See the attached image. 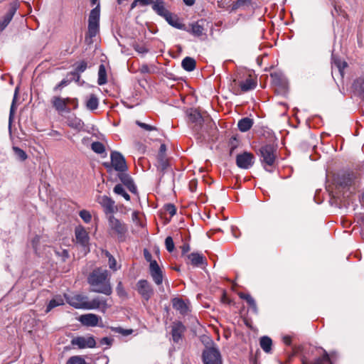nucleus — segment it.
I'll return each mask as SVG.
<instances>
[{"label": "nucleus", "instance_id": "obj_48", "mask_svg": "<svg viewBox=\"0 0 364 364\" xmlns=\"http://www.w3.org/2000/svg\"><path fill=\"white\" fill-rule=\"evenodd\" d=\"M165 246L168 252H172L175 248L173 238L168 236L165 240Z\"/></svg>", "mask_w": 364, "mask_h": 364}, {"label": "nucleus", "instance_id": "obj_14", "mask_svg": "<svg viewBox=\"0 0 364 364\" xmlns=\"http://www.w3.org/2000/svg\"><path fill=\"white\" fill-rule=\"evenodd\" d=\"M149 272L156 284L160 285L162 284L163 272L156 260L151 261L149 264Z\"/></svg>", "mask_w": 364, "mask_h": 364}, {"label": "nucleus", "instance_id": "obj_62", "mask_svg": "<svg viewBox=\"0 0 364 364\" xmlns=\"http://www.w3.org/2000/svg\"><path fill=\"white\" fill-rule=\"evenodd\" d=\"M181 250H182V254L184 255L186 253H187L189 250H190V246L188 244H184L182 247H181Z\"/></svg>", "mask_w": 364, "mask_h": 364}, {"label": "nucleus", "instance_id": "obj_36", "mask_svg": "<svg viewBox=\"0 0 364 364\" xmlns=\"http://www.w3.org/2000/svg\"><path fill=\"white\" fill-rule=\"evenodd\" d=\"M240 86L243 92H247L255 87V83L252 79L247 78L245 82H242Z\"/></svg>", "mask_w": 364, "mask_h": 364}, {"label": "nucleus", "instance_id": "obj_51", "mask_svg": "<svg viewBox=\"0 0 364 364\" xmlns=\"http://www.w3.org/2000/svg\"><path fill=\"white\" fill-rule=\"evenodd\" d=\"M136 124L140 127L141 128L146 130V131H154V130H156V128L154 126H151V125H149V124H147L146 123H144V122H139V121H136Z\"/></svg>", "mask_w": 364, "mask_h": 364}, {"label": "nucleus", "instance_id": "obj_49", "mask_svg": "<svg viewBox=\"0 0 364 364\" xmlns=\"http://www.w3.org/2000/svg\"><path fill=\"white\" fill-rule=\"evenodd\" d=\"M116 291L117 295L121 298L126 297L127 296V294L123 287L122 282H118L116 287Z\"/></svg>", "mask_w": 364, "mask_h": 364}, {"label": "nucleus", "instance_id": "obj_42", "mask_svg": "<svg viewBox=\"0 0 364 364\" xmlns=\"http://www.w3.org/2000/svg\"><path fill=\"white\" fill-rule=\"evenodd\" d=\"M166 21L172 26L177 28H182L183 25L178 23V19L173 16L172 14L170 12V17H164Z\"/></svg>", "mask_w": 364, "mask_h": 364}, {"label": "nucleus", "instance_id": "obj_16", "mask_svg": "<svg viewBox=\"0 0 364 364\" xmlns=\"http://www.w3.org/2000/svg\"><path fill=\"white\" fill-rule=\"evenodd\" d=\"M353 92L364 100V75L356 77L351 86Z\"/></svg>", "mask_w": 364, "mask_h": 364}, {"label": "nucleus", "instance_id": "obj_18", "mask_svg": "<svg viewBox=\"0 0 364 364\" xmlns=\"http://www.w3.org/2000/svg\"><path fill=\"white\" fill-rule=\"evenodd\" d=\"M75 239L77 243L82 247H86L89 243L88 233L82 226H78L75 230Z\"/></svg>", "mask_w": 364, "mask_h": 364}, {"label": "nucleus", "instance_id": "obj_57", "mask_svg": "<svg viewBox=\"0 0 364 364\" xmlns=\"http://www.w3.org/2000/svg\"><path fill=\"white\" fill-rule=\"evenodd\" d=\"M140 72L141 73H149L151 71L147 65H142L140 68Z\"/></svg>", "mask_w": 364, "mask_h": 364}, {"label": "nucleus", "instance_id": "obj_11", "mask_svg": "<svg viewBox=\"0 0 364 364\" xmlns=\"http://www.w3.org/2000/svg\"><path fill=\"white\" fill-rule=\"evenodd\" d=\"M71 344L74 346H77L80 349L92 348L95 347L96 342L93 336H77L72 339Z\"/></svg>", "mask_w": 364, "mask_h": 364}, {"label": "nucleus", "instance_id": "obj_26", "mask_svg": "<svg viewBox=\"0 0 364 364\" xmlns=\"http://www.w3.org/2000/svg\"><path fill=\"white\" fill-rule=\"evenodd\" d=\"M184 327L183 326L179 323L174 326L172 328L171 334H172V338L174 342L178 343L179 341L181 339L182 333L183 332Z\"/></svg>", "mask_w": 364, "mask_h": 364}, {"label": "nucleus", "instance_id": "obj_10", "mask_svg": "<svg viewBox=\"0 0 364 364\" xmlns=\"http://www.w3.org/2000/svg\"><path fill=\"white\" fill-rule=\"evenodd\" d=\"M139 294L146 301H149L154 294V289L147 280L141 279L136 284Z\"/></svg>", "mask_w": 364, "mask_h": 364}, {"label": "nucleus", "instance_id": "obj_61", "mask_svg": "<svg viewBox=\"0 0 364 364\" xmlns=\"http://www.w3.org/2000/svg\"><path fill=\"white\" fill-rule=\"evenodd\" d=\"M283 342L287 345V346H290L291 345V337L289 336H284L283 337Z\"/></svg>", "mask_w": 364, "mask_h": 364}, {"label": "nucleus", "instance_id": "obj_63", "mask_svg": "<svg viewBox=\"0 0 364 364\" xmlns=\"http://www.w3.org/2000/svg\"><path fill=\"white\" fill-rule=\"evenodd\" d=\"M144 257L146 259V261L149 262L151 263V261H153L151 259V255L146 250H144Z\"/></svg>", "mask_w": 364, "mask_h": 364}, {"label": "nucleus", "instance_id": "obj_60", "mask_svg": "<svg viewBox=\"0 0 364 364\" xmlns=\"http://www.w3.org/2000/svg\"><path fill=\"white\" fill-rule=\"evenodd\" d=\"M154 0H137V1H139V4L141 5V6H146V5H149V4H153V1Z\"/></svg>", "mask_w": 364, "mask_h": 364}, {"label": "nucleus", "instance_id": "obj_1", "mask_svg": "<svg viewBox=\"0 0 364 364\" xmlns=\"http://www.w3.org/2000/svg\"><path fill=\"white\" fill-rule=\"evenodd\" d=\"M90 291L109 296L112 293L110 275L107 269L96 268L87 277Z\"/></svg>", "mask_w": 364, "mask_h": 364}, {"label": "nucleus", "instance_id": "obj_64", "mask_svg": "<svg viewBox=\"0 0 364 364\" xmlns=\"http://www.w3.org/2000/svg\"><path fill=\"white\" fill-rule=\"evenodd\" d=\"M71 101H68V103H70L73 105V108L76 109L78 106L77 99H70Z\"/></svg>", "mask_w": 364, "mask_h": 364}, {"label": "nucleus", "instance_id": "obj_39", "mask_svg": "<svg viewBox=\"0 0 364 364\" xmlns=\"http://www.w3.org/2000/svg\"><path fill=\"white\" fill-rule=\"evenodd\" d=\"M302 364H306L305 362H303ZM311 364H332L328 354L325 351L323 356L317 358L313 363Z\"/></svg>", "mask_w": 364, "mask_h": 364}, {"label": "nucleus", "instance_id": "obj_23", "mask_svg": "<svg viewBox=\"0 0 364 364\" xmlns=\"http://www.w3.org/2000/svg\"><path fill=\"white\" fill-rule=\"evenodd\" d=\"M173 307L178 311L181 314H186L188 311V307L185 301L179 298H174L172 300Z\"/></svg>", "mask_w": 364, "mask_h": 364}, {"label": "nucleus", "instance_id": "obj_5", "mask_svg": "<svg viewBox=\"0 0 364 364\" xmlns=\"http://www.w3.org/2000/svg\"><path fill=\"white\" fill-rule=\"evenodd\" d=\"M355 176L353 173H343L338 174L336 178V188L341 190H355Z\"/></svg>", "mask_w": 364, "mask_h": 364}, {"label": "nucleus", "instance_id": "obj_47", "mask_svg": "<svg viewBox=\"0 0 364 364\" xmlns=\"http://www.w3.org/2000/svg\"><path fill=\"white\" fill-rule=\"evenodd\" d=\"M79 215L82 218V220L86 223H89L91 221L92 216L90 212L87 210H82L80 211Z\"/></svg>", "mask_w": 364, "mask_h": 364}, {"label": "nucleus", "instance_id": "obj_34", "mask_svg": "<svg viewBox=\"0 0 364 364\" xmlns=\"http://www.w3.org/2000/svg\"><path fill=\"white\" fill-rule=\"evenodd\" d=\"M260 346L266 353H269L272 350V341L268 336H263L260 338Z\"/></svg>", "mask_w": 364, "mask_h": 364}, {"label": "nucleus", "instance_id": "obj_29", "mask_svg": "<svg viewBox=\"0 0 364 364\" xmlns=\"http://www.w3.org/2000/svg\"><path fill=\"white\" fill-rule=\"evenodd\" d=\"M188 259L190 260V262L193 266H199L202 264L204 261V257L201 254L197 252H193L188 255Z\"/></svg>", "mask_w": 364, "mask_h": 364}, {"label": "nucleus", "instance_id": "obj_21", "mask_svg": "<svg viewBox=\"0 0 364 364\" xmlns=\"http://www.w3.org/2000/svg\"><path fill=\"white\" fill-rule=\"evenodd\" d=\"M68 101H71L70 98H61L60 97H53L52 99L53 106L58 112L67 111V105Z\"/></svg>", "mask_w": 364, "mask_h": 364}, {"label": "nucleus", "instance_id": "obj_35", "mask_svg": "<svg viewBox=\"0 0 364 364\" xmlns=\"http://www.w3.org/2000/svg\"><path fill=\"white\" fill-rule=\"evenodd\" d=\"M114 193L122 196L126 200H130L129 195L126 192L122 184H117L113 189Z\"/></svg>", "mask_w": 364, "mask_h": 364}, {"label": "nucleus", "instance_id": "obj_24", "mask_svg": "<svg viewBox=\"0 0 364 364\" xmlns=\"http://www.w3.org/2000/svg\"><path fill=\"white\" fill-rule=\"evenodd\" d=\"M204 20H200L191 25V33L192 35L200 37L203 34L204 31Z\"/></svg>", "mask_w": 364, "mask_h": 364}, {"label": "nucleus", "instance_id": "obj_30", "mask_svg": "<svg viewBox=\"0 0 364 364\" xmlns=\"http://www.w3.org/2000/svg\"><path fill=\"white\" fill-rule=\"evenodd\" d=\"M181 65L185 70L193 71L196 68V60L191 57H186L182 60Z\"/></svg>", "mask_w": 364, "mask_h": 364}, {"label": "nucleus", "instance_id": "obj_38", "mask_svg": "<svg viewBox=\"0 0 364 364\" xmlns=\"http://www.w3.org/2000/svg\"><path fill=\"white\" fill-rule=\"evenodd\" d=\"M12 149L15 154L16 157L20 161H23L27 159L28 156L23 149L17 146H13Z\"/></svg>", "mask_w": 364, "mask_h": 364}, {"label": "nucleus", "instance_id": "obj_27", "mask_svg": "<svg viewBox=\"0 0 364 364\" xmlns=\"http://www.w3.org/2000/svg\"><path fill=\"white\" fill-rule=\"evenodd\" d=\"M253 121L249 117H244L241 119L237 124L238 129L242 132H247L252 127Z\"/></svg>", "mask_w": 364, "mask_h": 364}, {"label": "nucleus", "instance_id": "obj_28", "mask_svg": "<svg viewBox=\"0 0 364 364\" xmlns=\"http://www.w3.org/2000/svg\"><path fill=\"white\" fill-rule=\"evenodd\" d=\"M98 105L99 100L97 97L94 94L90 95L86 100L87 109L90 111H94L97 109Z\"/></svg>", "mask_w": 364, "mask_h": 364}, {"label": "nucleus", "instance_id": "obj_50", "mask_svg": "<svg viewBox=\"0 0 364 364\" xmlns=\"http://www.w3.org/2000/svg\"><path fill=\"white\" fill-rule=\"evenodd\" d=\"M112 331H114L116 333L122 334L123 336L130 335L133 331L132 329H124L121 327L113 328Z\"/></svg>", "mask_w": 364, "mask_h": 364}, {"label": "nucleus", "instance_id": "obj_7", "mask_svg": "<svg viewBox=\"0 0 364 364\" xmlns=\"http://www.w3.org/2000/svg\"><path fill=\"white\" fill-rule=\"evenodd\" d=\"M66 301L73 307L77 309H86L87 296L81 294L65 295Z\"/></svg>", "mask_w": 364, "mask_h": 364}, {"label": "nucleus", "instance_id": "obj_41", "mask_svg": "<svg viewBox=\"0 0 364 364\" xmlns=\"http://www.w3.org/2000/svg\"><path fill=\"white\" fill-rule=\"evenodd\" d=\"M105 255L108 258L109 267L113 271H116L117 267L115 258L108 251H105Z\"/></svg>", "mask_w": 364, "mask_h": 364}, {"label": "nucleus", "instance_id": "obj_3", "mask_svg": "<svg viewBox=\"0 0 364 364\" xmlns=\"http://www.w3.org/2000/svg\"><path fill=\"white\" fill-rule=\"evenodd\" d=\"M90 2L92 6L96 4V7L91 10L89 15L88 31L86 34V39L87 37L90 38L95 37L100 28V6L99 0H90Z\"/></svg>", "mask_w": 364, "mask_h": 364}, {"label": "nucleus", "instance_id": "obj_4", "mask_svg": "<svg viewBox=\"0 0 364 364\" xmlns=\"http://www.w3.org/2000/svg\"><path fill=\"white\" fill-rule=\"evenodd\" d=\"M277 149L271 145L266 144L259 149V159L266 171H271L268 167L274 166L276 160Z\"/></svg>", "mask_w": 364, "mask_h": 364}, {"label": "nucleus", "instance_id": "obj_15", "mask_svg": "<svg viewBox=\"0 0 364 364\" xmlns=\"http://www.w3.org/2000/svg\"><path fill=\"white\" fill-rule=\"evenodd\" d=\"M18 8V3L14 1L10 4V8L8 12L5 14L3 19L0 21V32L5 29L13 18Z\"/></svg>", "mask_w": 364, "mask_h": 364}, {"label": "nucleus", "instance_id": "obj_17", "mask_svg": "<svg viewBox=\"0 0 364 364\" xmlns=\"http://www.w3.org/2000/svg\"><path fill=\"white\" fill-rule=\"evenodd\" d=\"M100 320L101 318L94 314H83L79 318V321L82 325L92 327L98 326V323Z\"/></svg>", "mask_w": 364, "mask_h": 364}, {"label": "nucleus", "instance_id": "obj_53", "mask_svg": "<svg viewBox=\"0 0 364 364\" xmlns=\"http://www.w3.org/2000/svg\"><path fill=\"white\" fill-rule=\"evenodd\" d=\"M14 112H15V101L14 100L13 102H12V105L11 106V108H10V112H9V128H11V123H12V121H13V119H14Z\"/></svg>", "mask_w": 364, "mask_h": 364}, {"label": "nucleus", "instance_id": "obj_33", "mask_svg": "<svg viewBox=\"0 0 364 364\" xmlns=\"http://www.w3.org/2000/svg\"><path fill=\"white\" fill-rule=\"evenodd\" d=\"M107 82V80L106 68L103 64H101L99 67V70H98L97 83L99 85H103L106 84Z\"/></svg>", "mask_w": 364, "mask_h": 364}, {"label": "nucleus", "instance_id": "obj_45", "mask_svg": "<svg viewBox=\"0 0 364 364\" xmlns=\"http://www.w3.org/2000/svg\"><path fill=\"white\" fill-rule=\"evenodd\" d=\"M66 364H86V362L80 356L75 355L70 357Z\"/></svg>", "mask_w": 364, "mask_h": 364}, {"label": "nucleus", "instance_id": "obj_52", "mask_svg": "<svg viewBox=\"0 0 364 364\" xmlns=\"http://www.w3.org/2000/svg\"><path fill=\"white\" fill-rule=\"evenodd\" d=\"M87 63L85 61L82 60V61L80 62L79 63H77V65L75 67V71L79 73H83L87 69Z\"/></svg>", "mask_w": 364, "mask_h": 364}, {"label": "nucleus", "instance_id": "obj_55", "mask_svg": "<svg viewBox=\"0 0 364 364\" xmlns=\"http://www.w3.org/2000/svg\"><path fill=\"white\" fill-rule=\"evenodd\" d=\"M41 237L39 236H36L32 240V245L36 252H38V247L37 245L40 242Z\"/></svg>", "mask_w": 364, "mask_h": 364}, {"label": "nucleus", "instance_id": "obj_44", "mask_svg": "<svg viewBox=\"0 0 364 364\" xmlns=\"http://www.w3.org/2000/svg\"><path fill=\"white\" fill-rule=\"evenodd\" d=\"M250 4V0H237L232 5V9L233 10L245 7L248 6Z\"/></svg>", "mask_w": 364, "mask_h": 364}, {"label": "nucleus", "instance_id": "obj_2", "mask_svg": "<svg viewBox=\"0 0 364 364\" xmlns=\"http://www.w3.org/2000/svg\"><path fill=\"white\" fill-rule=\"evenodd\" d=\"M108 233L111 237H117L119 242H124L128 231L127 225L113 215L107 217Z\"/></svg>", "mask_w": 364, "mask_h": 364}, {"label": "nucleus", "instance_id": "obj_46", "mask_svg": "<svg viewBox=\"0 0 364 364\" xmlns=\"http://www.w3.org/2000/svg\"><path fill=\"white\" fill-rule=\"evenodd\" d=\"M55 254L63 262H65L69 257V254L67 250H55Z\"/></svg>", "mask_w": 364, "mask_h": 364}, {"label": "nucleus", "instance_id": "obj_59", "mask_svg": "<svg viewBox=\"0 0 364 364\" xmlns=\"http://www.w3.org/2000/svg\"><path fill=\"white\" fill-rule=\"evenodd\" d=\"M166 146L164 144H161L157 155H166Z\"/></svg>", "mask_w": 364, "mask_h": 364}, {"label": "nucleus", "instance_id": "obj_40", "mask_svg": "<svg viewBox=\"0 0 364 364\" xmlns=\"http://www.w3.org/2000/svg\"><path fill=\"white\" fill-rule=\"evenodd\" d=\"M92 151L97 154H104L105 152V146L100 141H95L91 144Z\"/></svg>", "mask_w": 364, "mask_h": 364}, {"label": "nucleus", "instance_id": "obj_19", "mask_svg": "<svg viewBox=\"0 0 364 364\" xmlns=\"http://www.w3.org/2000/svg\"><path fill=\"white\" fill-rule=\"evenodd\" d=\"M119 178L121 182L129 189L132 193H136V187L132 178V177L126 172H119Z\"/></svg>", "mask_w": 364, "mask_h": 364}, {"label": "nucleus", "instance_id": "obj_58", "mask_svg": "<svg viewBox=\"0 0 364 364\" xmlns=\"http://www.w3.org/2000/svg\"><path fill=\"white\" fill-rule=\"evenodd\" d=\"M111 342H112V340L107 337H104L100 340L101 345L109 346V345H111Z\"/></svg>", "mask_w": 364, "mask_h": 364}, {"label": "nucleus", "instance_id": "obj_54", "mask_svg": "<svg viewBox=\"0 0 364 364\" xmlns=\"http://www.w3.org/2000/svg\"><path fill=\"white\" fill-rule=\"evenodd\" d=\"M166 210L171 216H173L176 213V208L173 204H167L166 205Z\"/></svg>", "mask_w": 364, "mask_h": 364}, {"label": "nucleus", "instance_id": "obj_43", "mask_svg": "<svg viewBox=\"0 0 364 364\" xmlns=\"http://www.w3.org/2000/svg\"><path fill=\"white\" fill-rule=\"evenodd\" d=\"M189 117L191 120L196 124H200L203 121L201 115L196 110L191 111L189 114Z\"/></svg>", "mask_w": 364, "mask_h": 364}, {"label": "nucleus", "instance_id": "obj_56", "mask_svg": "<svg viewBox=\"0 0 364 364\" xmlns=\"http://www.w3.org/2000/svg\"><path fill=\"white\" fill-rule=\"evenodd\" d=\"M134 49L136 51H137L139 53H146L148 52V50L146 48H145L143 46H139V45H136V46H134Z\"/></svg>", "mask_w": 364, "mask_h": 364}, {"label": "nucleus", "instance_id": "obj_12", "mask_svg": "<svg viewBox=\"0 0 364 364\" xmlns=\"http://www.w3.org/2000/svg\"><path fill=\"white\" fill-rule=\"evenodd\" d=\"M86 306V310L100 309L102 312H105L109 307L107 304V299L100 296H97L91 301H89L87 298Z\"/></svg>", "mask_w": 364, "mask_h": 364}, {"label": "nucleus", "instance_id": "obj_9", "mask_svg": "<svg viewBox=\"0 0 364 364\" xmlns=\"http://www.w3.org/2000/svg\"><path fill=\"white\" fill-rule=\"evenodd\" d=\"M255 161V156L250 152L245 151L236 157L237 166L243 169H249L252 166Z\"/></svg>", "mask_w": 364, "mask_h": 364}, {"label": "nucleus", "instance_id": "obj_6", "mask_svg": "<svg viewBox=\"0 0 364 364\" xmlns=\"http://www.w3.org/2000/svg\"><path fill=\"white\" fill-rule=\"evenodd\" d=\"M204 364H223L220 352L215 347H207L202 354Z\"/></svg>", "mask_w": 364, "mask_h": 364}, {"label": "nucleus", "instance_id": "obj_31", "mask_svg": "<svg viewBox=\"0 0 364 364\" xmlns=\"http://www.w3.org/2000/svg\"><path fill=\"white\" fill-rule=\"evenodd\" d=\"M63 304H64L63 298L60 296H56L49 301L46 311L49 312L53 308L58 306L63 305Z\"/></svg>", "mask_w": 364, "mask_h": 364}, {"label": "nucleus", "instance_id": "obj_22", "mask_svg": "<svg viewBox=\"0 0 364 364\" xmlns=\"http://www.w3.org/2000/svg\"><path fill=\"white\" fill-rule=\"evenodd\" d=\"M68 125L75 130L80 131L84 127V122L75 114H72L67 118Z\"/></svg>", "mask_w": 364, "mask_h": 364}, {"label": "nucleus", "instance_id": "obj_13", "mask_svg": "<svg viewBox=\"0 0 364 364\" xmlns=\"http://www.w3.org/2000/svg\"><path fill=\"white\" fill-rule=\"evenodd\" d=\"M98 203L103 208L105 214L112 215L117 210L114 201L107 196H102L98 198Z\"/></svg>", "mask_w": 364, "mask_h": 364}, {"label": "nucleus", "instance_id": "obj_32", "mask_svg": "<svg viewBox=\"0 0 364 364\" xmlns=\"http://www.w3.org/2000/svg\"><path fill=\"white\" fill-rule=\"evenodd\" d=\"M239 296L247 301L254 312L257 311L256 302L250 294L241 292L239 293Z\"/></svg>", "mask_w": 364, "mask_h": 364}, {"label": "nucleus", "instance_id": "obj_8", "mask_svg": "<svg viewBox=\"0 0 364 364\" xmlns=\"http://www.w3.org/2000/svg\"><path fill=\"white\" fill-rule=\"evenodd\" d=\"M111 164L115 171L118 172H126L127 166L124 157L118 151H112L110 155Z\"/></svg>", "mask_w": 364, "mask_h": 364}, {"label": "nucleus", "instance_id": "obj_37", "mask_svg": "<svg viewBox=\"0 0 364 364\" xmlns=\"http://www.w3.org/2000/svg\"><path fill=\"white\" fill-rule=\"evenodd\" d=\"M332 60L333 64L338 68L339 72L342 75L343 70L347 67L346 62L341 61L338 58H336L334 55H332Z\"/></svg>", "mask_w": 364, "mask_h": 364}, {"label": "nucleus", "instance_id": "obj_20", "mask_svg": "<svg viewBox=\"0 0 364 364\" xmlns=\"http://www.w3.org/2000/svg\"><path fill=\"white\" fill-rule=\"evenodd\" d=\"M153 10L162 17H170V12L165 7V2L163 0H154L152 4Z\"/></svg>", "mask_w": 364, "mask_h": 364}, {"label": "nucleus", "instance_id": "obj_25", "mask_svg": "<svg viewBox=\"0 0 364 364\" xmlns=\"http://www.w3.org/2000/svg\"><path fill=\"white\" fill-rule=\"evenodd\" d=\"M157 164L156 167L158 171L164 172L169 166L168 159L166 155H157Z\"/></svg>", "mask_w": 364, "mask_h": 364}]
</instances>
